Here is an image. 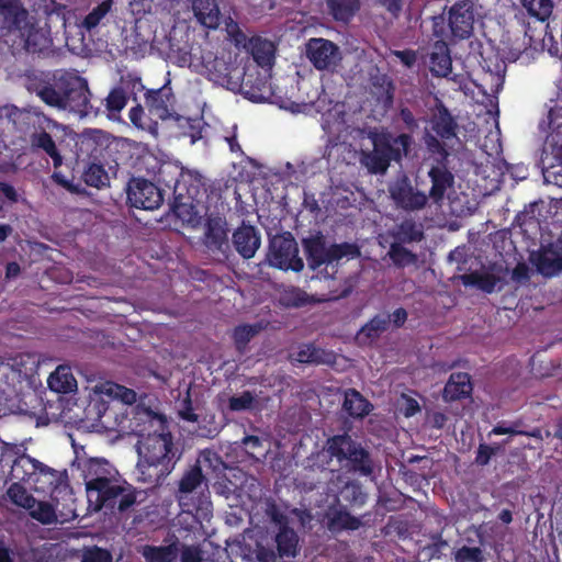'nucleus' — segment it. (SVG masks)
I'll list each match as a JSON object with an SVG mask.
<instances>
[{
  "label": "nucleus",
  "mask_w": 562,
  "mask_h": 562,
  "mask_svg": "<svg viewBox=\"0 0 562 562\" xmlns=\"http://www.w3.org/2000/svg\"><path fill=\"white\" fill-rule=\"evenodd\" d=\"M267 515L269 516L270 520L273 524H276L279 528L289 527L288 517L281 512V509L274 503L268 505Z\"/></svg>",
  "instance_id": "61"
},
{
  "label": "nucleus",
  "mask_w": 562,
  "mask_h": 562,
  "mask_svg": "<svg viewBox=\"0 0 562 562\" xmlns=\"http://www.w3.org/2000/svg\"><path fill=\"white\" fill-rule=\"evenodd\" d=\"M521 3L530 16L541 22L549 19L553 10L552 0H521Z\"/></svg>",
  "instance_id": "45"
},
{
  "label": "nucleus",
  "mask_w": 562,
  "mask_h": 562,
  "mask_svg": "<svg viewBox=\"0 0 562 562\" xmlns=\"http://www.w3.org/2000/svg\"><path fill=\"white\" fill-rule=\"evenodd\" d=\"M110 408V402L101 396L91 398L85 409V415L88 419L101 423L102 418L106 415Z\"/></svg>",
  "instance_id": "49"
},
{
  "label": "nucleus",
  "mask_w": 562,
  "mask_h": 562,
  "mask_svg": "<svg viewBox=\"0 0 562 562\" xmlns=\"http://www.w3.org/2000/svg\"><path fill=\"white\" fill-rule=\"evenodd\" d=\"M333 459L339 464L345 463L349 471L362 476H370L373 473L370 452L348 434L329 437L324 449L316 453L314 464L327 469Z\"/></svg>",
  "instance_id": "7"
},
{
  "label": "nucleus",
  "mask_w": 562,
  "mask_h": 562,
  "mask_svg": "<svg viewBox=\"0 0 562 562\" xmlns=\"http://www.w3.org/2000/svg\"><path fill=\"white\" fill-rule=\"evenodd\" d=\"M36 95L47 105L68 110L80 117L97 114L90 103L88 81L69 71H56L48 81L38 82Z\"/></svg>",
  "instance_id": "2"
},
{
  "label": "nucleus",
  "mask_w": 562,
  "mask_h": 562,
  "mask_svg": "<svg viewBox=\"0 0 562 562\" xmlns=\"http://www.w3.org/2000/svg\"><path fill=\"white\" fill-rule=\"evenodd\" d=\"M464 286L475 288L484 293L491 294L496 290L501 278L487 271H472L459 277Z\"/></svg>",
  "instance_id": "29"
},
{
  "label": "nucleus",
  "mask_w": 562,
  "mask_h": 562,
  "mask_svg": "<svg viewBox=\"0 0 562 562\" xmlns=\"http://www.w3.org/2000/svg\"><path fill=\"white\" fill-rule=\"evenodd\" d=\"M192 10L198 22L204 27L214 30L221 24L217 0H193Z\"/></svg>",
  "instance_id": "26"
},
{
  "label": "nucleus",
  "mask_w": 562,
  "mask_h": 562,
  "mask_svg": "<svg viewBox=\"0 0 562 562\" xmlns=\"http://www.w3.org/2000/svg\"><path fill=\"white\" fill-rule=\"evenodd\" d=\"M7 495L13 504L25 509H31L36 504V499L19 482H14L9 486Z\"/></svg>",
  "instance_id": "42"
},
{
  "label": "nucleus",
  "mask_w": 562,
  "mask_h": 562,
  "mask_svg": "<svg viewBox=\"0 0 562 562\" xmlns=\"http://www.w3.org/2000/svg\"><path fill=\"white\" fill-rule=\"evenodd\" d=\"M473 386L471 376L467 372H454L450 375L443 387V398L447 402H454L471 396Z\"/></svg>",
  "instance_id": "25"
},
{
  "label": "nucleus",
  "mask_w": 562,
  "mask_h": 562,
  "mask_svg": "<svg viewBox=\"0 0 562 562\" xmlns=\"http://www.w3.org/2000/svg\"><path fill=\"white\" fill-rule=\"evenodd\" d=\"M44 473L49 469L41 462L32 459L26 454L16 457L13 460L10 475L12 479L18 481H30L31 476L37 471Z\"/></svg>",
  "instance_id": "31"
},
{
  "label": "nucleus",
  "mask_w": 562,
  "mask_h": 562,
  "mask_svg": "<svg viewBox=\"0 0 562 562\" xmlns=\"http://www.w3.org/2000/svg\"><path fill=\"white\" fill-rule=\"evenodd\" d=\"M389 258L396 268H405L417 262V255L404 247L401 243H392L387 252Z\"/></svg>",
  "instance_id": "40"
},
{
  "label": "nucleus",
  "mask_w": 562,
  "mask_h": 562,
  "mask_svg": "<svg viewBox=\"0 0 562 562\" xmlns=\"http://www.w3.org/2000/svg\"><path fill=\"white\" fill-rule=\"evenodd\" d=\"M178 125L183 130V135L191 138V143L202 138L201 119H191L184 116L177 117Z\"/></svg>",
  "instance_id": "51"
},
{
  "label": "nucleus",
  "mask_w": 562,
  "mask_h": 562,
  "mask_svg": "<svg viewBox=\"0 0 562 562\" xmlns=\"http://www.w3.org/2000/svg\"><path fill=\"white\" fill-rule=\"evenodd\" d=\"M267 257L269 265L280 270L300 272L304 268V262L299 256L297 243L289 232L270 239Z\"/></svg>",
  "instance_id": "10"
},
{
  "label": "nucleus",
  "mask_w": 562,
  "mask_h": 562,
  "mask_svg": "<svg viewBox=\"0 0 562 562\" xmlns=\"http://www.w3.org/2000/svg\"><path fill=\"white\" fill-rule=\"evenodd\" d=\"M306 56L317 70H334L341 60L338 45L322 37L307 42Z\"/></svg>",
  "instance_id": "14"
},
{
  "label": "nucleus",
  "mask_w": 562,
  "mask_h": 562,
  "mask_svg": "<svg viewBox=\"0 0 562 562\" xmlns=\"http://www.w3.org/2000/svg\"><path fill=\"white\" fill-rule=\"evenodd\" d=\"M31 144L33 147L45 151L53 159V165L55 168H58L63 165V156L57 149L52 135L46 131L33 134L31 137Z\"/></svg>",
  "instance_id": "37"
},
{
  "label": "nucleus",
  "mask_w": 562,
  "mask_h": 562,
  "mask_svg": "<svg viewBox=\"0 0 562 562\" xmlns=\"http://www.w3.org/2000/svg\"><path fill=\"white\" fill-rule=\"evenodd\" d=\"M429 69L436 77H447L452 69V59L448 44L438 40L429 53Z\"/></svg>",
  "instance_id": "24"
},
{
  "label": "nucleus",
  "mask_w": 562,
  "mask_h": 562,
  "mask_svg": "<svg viewBox=\"0 0 562 562\" xmlns=\"http://www.w3.org/2000/svg\"><path fill=\"white\" fill-rule=\"evenodd\" d=\"M259 324H241L234 328L232 338L236 350L243 355L248 348L250 340L260 333Z\"/></svg>",
  "instance_id": "39"
},
{
  "label": "nucleus",
  "mask_w": 562,
  "mask_h": 562,
  "mask_svg": "<svg viewBox=\"0 0 562 562\" xmlns=\"http://www.w3.org/2000/svg\"><path fill=\"white\" fill-rule=\"evenodd\" d=\"M432 131L442 139H451L457 136L458 123L448 108L437 102L430 120Z\"/></svg>",
  "instance_id": "23"
},
{
  "label": "nucleus",
  "mask_w": 562,
  "mask_h": 562,
  "mask_svg": "<svg viewBox=\"0 0 562 562\" xmlns=\"http://www.w3.org/2000/svg\"><path fill=\"white\" fill-rule=\"evenodd\" d=\"M127 202L142 210H156L164 202L162 191L151 181L133 177L126 186Z\"/></svg>",
  "instance_id": "11"
},
{
  "label": "nucleus",
  "mask_w": 562,
  "mask_h": 562,
  "mask_svg": "<svg viewBox=\"0 0 562 562\" xmlns=\"http://www.w3.org/2000/svg\"><path fill=\"white\" fill-rule=\"evenodd\" d=\"M207 79L222 87L229 88L232 85L237 83L233 81L232 72L234 66L226 61L224 58L215 57L213 60L205 64Z\"/></svg>",
  "instance_id": "28"
},
{
  "label": "nucleus",
  "mask_w": 562,
  "mask_h": 562,
  "mask_svg": "<svg viewBox=\"0 0 562 562\" xmlns=\"http://www.w3.org/2000/svg\"><path fill=\"white\" fill-rule=\"evenodd\" d=\"M328 355L324 349L314 346L313 344L304 345L296 353V360L301 363H325L327 362Z\"/></svg>",
  "instance_id": "46"
},
{
  "label": "nucleus",
  "mask_w": 562,
  "mask_h": 562,
  "mask_svg": "<svg viewBox=\"0 0 562 562\" xmlns=\"http://www.w3.org/2000/svg\"><path fill=\"white\" fill-rule=\"evenodd\" d=\"M303 250L310 269L316 270L328 262V247L326 236L317 231L302 239Z\"/></svg>",
  "instance_id": "18"
},
{
  "label": "nucleus",
  "mask_w": 562,
  "mask_h": 562,
  "mask_svg": "<svg viewBox=\"0 0 562 562\" xmlns=\"http://www.w3.org/2000/svg\"><path fill=\"white\" fill-rule=\"evenodd\" d=\"M481 58L480 64L483 69L481 87L485 93L497 94L504 86L506 64L497 53H491L486 56L482 53Z\"/></svg>",
  "instance_id": "15"
},
{
  "label": "nucleus",
  "mask_w": 562,
  "mask_h": 562,
  "mask_svg": "<svg viewBox=\"0 0 562 562\" xmlns=\"http://www.w3.org/2000/svg\"><path fill=\"white\" fill-rule=\"evenodd\" d=\"M249 45L251 56L260 67L272 65L274 59V47L270 41L261 37H255L250 40Z\"/></svg>",
  "instance_id": "35"
},
{
  "label": "nucleus",
  "mask_w": 562,
  "mask_h": 562,
  "mask_svg": "<svg viewBox=\"0 0 562 562\" xmlns=\"http://www.w3.org/2000/svg\"><path fill=\"white\" fill-rule=\"evenodd\" d=\"M178 540L168 546H146L143 555L147 562H175L178 557Z\"/></svg>",
  "instance_id": "36"
},
{
  "label": "nucleus",
  "mask_w": 562,
  "mask_h": 562,
  "mask_svg": "<svg viewBox=\"0 0 562 562\" xmlns=\"http://www.w3.org/2000/svg\"><path fill=\"white\" fill-rule=\"evenodd\" d=\"M326 8L335 21L349 23L360 9V0H326Z\"/></svg>",
  "instance_id": "33"
},
{
  "label": "nucleus",
  "mask_w": 562,
  "mask_h": 562,
  "mask_svg": "<svg viewBox=\"0 0 562 562\" xmlns=\"http://www.w3.org/2000/svg\"><path fill=\"white\" fill-rule=\"evenodd\" d=\"M232 241L244 259H250L260 247L261 237L255 226L243 224L233 233Z\"/></svg>",
  "instance_id": "20"
},
{
  "label": "nucleus",
  "mask_w": 562,
  "mask_h": 562,
  "mask_svg": "<svg viewBox=\"0 0 562 562\" xmlns=\"http://www.w3.org/2000/svg\"><path fill=\"white\" fill-rule=\"evenodd\" d=\"M454 562H484V552L480 547L463 546L453 554Z\"/></svg>",
  "instance_id": "54"
},
{
  "label": "nucleus",
  "mask_w": 562,
  "mask_h": 562,
  "mask_svg": "<svg viewBox=\"0 0 562 562\" xmlns=\"http://www.w3.org/2000/svg\"><path fill=\"white\" fill-rule=\"evenodd\" d=\"M358 256H360V249L353 243L331 244L328 247L327 265L338 262L342 258H357Z\"/></svg>",
  "instance_id": "43"
},
{
  "label": "nucleus",
  "mask_w": 562,
  "mask_h": 562,
  "mask_svg": "<svg viewBox=\"0 0 562 562\" xmlns=\"http://www.w3.org/2000/svg\"><path fill=\"white\" fill-rule=\"evenodd\" d=\"M158 180L172 189L173 201L170 205L176 216L187 220L191 210L199 204L206 193L205 180L196 171H184L171 164L161 165Z\"/></svg>",
  "instance_id": "5"
},
{
  "label": "nucleus",
  "mask_w": 562,
  "mask_h": 562,
  "mask_svg": "<svg viewBox=\"0 0 562 562\" xmlns=\"http://www.w3.org/2000/svg\"><path fill=\"white\" fill-rule=\"evenodd\" d=\"M395 238L400 243L420 241L424 238V233L415 221L405 220L397 226Z\"/></svg>",
  "instance_id": "44"
},
{
  "label": "nucleus",
  "mask_w": 562,
  "mask_h": 562,
  "mask_svg": "<svg viewBox=\"0 0 562 562\" xmlns=\"http://www.w3.org/2000/svg\"><path fill=\"white\" fill-rule=\"evenodd\" d=\"M474 5L469 0L456 2L449 11V26L453 37L469 38L473 33Z\"/></svg>",
  "instance_id": "16"
},
{
  "label": "nucleus",
  "mask_w": 562,
  "mask_h": 562,
  "mask_svg": "<svg viewBox=\"0 0 562 562\" xmlns=\"http://www.w3.org/2000/svg\"><path fill=\"white\" fill-rule=\"evenodd\" d=\"M398 116L409 133L372 132L373 149L366 156V166L374 175L385 173L392 161L401 162L414 143L412 134L419 127L418 120L408 108H402Z\"/></svg>",
  "instance_id": "3"
},
{
  "label": "nucleus",
  "mask_w": 562,
  "mask_h": 562,
  "mask_svg": "<svg viewBox=\"0 0 562 562\" xmlns=\"http://www.w3.org/2000/svg\"><path fill=\"white\" fill-rule=\"evenodd\" d=\"M127 100L124 89L113 88L105 98V108L111 113H119L125 108Z\"/></svg>",
  "instance_id": "53"
},
{
  "label": "nucleus",
  "mask_w": 562,
  "mask_h": 562,
  "mask_svg": "<svg viewBox=\"0 0 562 562\" xmlns=\"http://www.w3.org/2000/svg\"><path fill=\"white\" fill-rule=\"evenodd\" d=\"M341 498L351 507H361L366 504L368 495L357 481L347 482L340 490Z\"/></svg>",
  "instance_id": "41"
},
{
  "label": "nucleus",
  "mask_w": 562,
  "mask_h": 562,
  "mask_svg": "<svg viewBox=\"0 0 562 562\" xmlns=\"http://www.w3.org/2000/svg\"><path fill=\"white\" fill-rule=\"evenodd\" d=\"M391 323V316L384 314H378L373 316L368 323H366L358 333V338L372 341L380 337L384 333Z\"/></svg>",
  "instance_id": "38"
},
{
  "label": "nucleus",
  "mask_w": 562,
  "mask_h": 562,
  "mask_svg": "<svg viewBox=\"0 0 562 562\" xmlns=\"http://www.w3.org/2000/svg\"><path fill=\"white\" fill-rule=\"evenodd\" d=\"M342 409L352 418H363L372 411V404L356 389H348Z\"/></svg>",
  "instance_id": "30"
},
{
  "label": "nucleus",
  "mask_w": 562,
  "mask_h": 562,
  "mask_svg": "<svg viewBox=\"0 0 562 562\" xmlns=\"http://www.w3.org/2000/svg\"><path fill=\"white\" fill-rule=\"evenodd\" d=\"M128 117L132 124L137 128L148 131L157 130V126L154 125V117L146 115L145 110L140 104H137L130 110Z\"/></svg>",
  "instance_id": "50"
},
{
  "label": "nucleus",
  "mask_w": 562,
  "mask_h": 562,
  "mask_svg": "<svg viewBox=\"0 0 562 562\" xmlns=\"http://www.w3.org/2000/svg\"><path fill=\"white\" fill-rule=\"evenodd\" d=\"M426 145H427L428 150L431 151L432 154L440 155L442 157V159L447 158L448 153H447L446 146L437 137L429 136L426 139Z\"/></svg>",
  "instance_id": "63"
},
{
  "label": "nucleus",
  "mask_w": 562,
  "mask_h": 562,
  "mask_svg": "<svg viewBox=\"0 0 562 562\" xmlns=\"http://www.w3.org/2000/svg\"><path fill=\"white\" fill-rule=\"evenodd\" d=\"M153 431L146 429L137 431V452L140 459L148 465H161L170 471L178 457V450L173 447L172 435L169 431L168 422L162 414L146 411L145 413Z\"/></svg>",
  "instance_id": "6"
},
{
  "label": "nucleus",
  "mask_w": 562,
  "mask_h": 562,
  "mask_svg": "<svg viewBox=\"0 0 562 562\" xmlns=\"http://www.w3.org/2000/svg\"><path fill=\"white\" fill-rule=\"evenodd\" d=\"M539 432H540L539 430H535L532 432L518 430V429H516L515 426L506 427L502 424H497L496 426H494L491 431V434H493V435H524V436H529V437H537V436H539Z\"/></svg>",
  "instance_id": "62"
},
{
  "label": "nucleus",
  "mask_w": 562,
  "mask_h": 562,
  "mask_svg": "<svg viewBox=\"0 0 562 562\" xmlns=\"http://www.w3.org/2000/svg\"><path fill=\"white\" fill-rule=\"evenodd\" d=\"M81 562H113V558L109 550L94 546L85 550Z\"/></svg>",
  "instance_id": "57"
},
{
  "label": "nucleus",
  "mask_w": 562,
  "mask_h": 562,
  "mask_svg": "<svg viewBox=\"0 0 562 562\" xmlns=\"http://www.w3.org/2000/svg\"><path fill=\"white\" fill-rule=\"evenodd\" d=\"M361 527L360 518L351 515L346 508L330 509L327 514V528L333 533L355 531Z\"/></svg>",
  "instance_id": "27"
},
{
  "label": "nucleus",
  "mask_w": 562,
  "mask_h": 562,
  "mask_svg": "<svg viewBox=\"0 0 562 562\" xmlns=\"http://www.w3.org/2000/svg\"><path fill=\"white\" fill-rule=\"evenodd\" d=\"M52 391L57 393H69L77 387V381L74 378L70 368L59 366L47 380Z\"/></svg>",
  "instance_id": "34"
},
{
  "label": "nucleus",
  "mask_w": 562,
  "mask_h": 562,
  "mask_svg": "<svg viewBox=\"0 0 562 562\" xmlns=\"http://www.w3.org/2000/svg\"><path fill=\"white\" fill-rule=\"evenodd\" d=\"M0 36L12 37L33 54L43 52L50 44L49 36L38 26L23 0H0Z\"/></svg>",
  "instance_id": "4"
},
{
  "label": "nucleus",
  "mask_w": 562,
  "mask_h": 562,
  "mask_svg": "<svg viewBox=\"0 0 562 562\" xmlns=\"http://www.w3.org/2000/svg\"><path fill=\"white\" fill-rule=\"evenodd\" d=\"M30 515L43 525H50L57 520L55 508L47 502H36Z\"/></svg>",
  "instance_id": "48"
},
{
  "label": "nucleus",
  "mask_w": 562,
  "mask_h": 562,
  "mask_svg": "<svg viewBox=\"0 0 562 562\" xmlns=\"http://www.w3.org/2000/svg\"><path fill=\"white\" fill-rule=\"evenodd\" d=\"M498 447H492L486 443H480L476 450L475 463L477 465H487L493 456L496 454Z\"/></svg>",
  "instance_id": "59"
},
{
  "label": "nucleus",
  "mask_w": 562,
  "mask_h": 562,
  "mask_svg": "<svg viewBox=\"0 0 562 562\" xmlns=\"http://www.w3.org/2000/svg\"><path fill=\"white\" fill-rule=\"evenodd\" d=\"M178 414L186 422L196 423L199 420L198 414L194 413L190 387H188L184 397L179 403Z\"/></svg>",
  "instance_id": "55"
},
{
  "label": "nucleus",
  "mask_w": 562,
  "mask_h": 562,
  "mask_svg": "<svg viewBox=\"0 0 562 562\" xmlns=\"http://www.w3.org/2000/svg\"><path fill=\"white\" fill-rule=\"evenodd\" d=\"M277 551L280 558L292 559L299 553V536L293 528H279L276 535Z\"/></svg>",
  "instance_id": "32"
},
{
  "label": "nucleus",
  "mask_w": 562,
  "mask_h": 562,
  "mask_svg": "<svg viewBox=\"0 0 562 562\" xmlns=\"http://www.w3.org/2000/svg\"><path fill=\"white\" fill-rule=\"evenodd\" d=\"M229 227L226 217L220 213H210L205 217L203 245L213 254L227 258L231 251Z\"/></svg>",
  "instance_id": "12"
},
{
  "label": "nucleus",
  "mask_w": 562,
  "mask_h": 562,
  "mask_svg": "<svg viewBox=\"0 0 562 562\" xmlns=\"http://www.w3.org/2000/svg\"><path fill=\"white\" fill-rule=\"evenodd\" d=\"M172 93L166 86L159 89H149L145 92V105L148 115L154 117V125L157 126V121H165L170 117V99Z\"/></svg>",
  "instance_id": "19"
},
{
  "label": "nucleus",
  "mask_w": 562,
  "mask_h": 562,
  "mask_svg": "<svg viewBox=\"0 0 562 562\" xmlns=\"http://www.w3.org/2000/svg\"><path fill=\"white\" fill-rule=\"evenodd\" d=\"M203 552L199 546H183L181 562H202Z\"/></svg>",
  "instance_id": "60"
},
{
  "label": "nucleus",
  "mask_w": 562,
  "mask_h": 562,
  "mask_svg": "<svg viewBox=\"0 0 562 562\" xmlns=\"http://www.w3.org/2000/svg\"><path fill=\"white\" fill-rule=\"evenodd\" d=\"M114 390L123 391V401L124 403L132 404L136 400V393L133 390H128L126 387L120 386L114 383H109L106 385H102L100 387V393L105 394L108 396H112Z\"/></svg>",
  "instance_id": "58"
},
{
  "label": "nucleus",
  "mask_w": 562,
  "mask_h": 562,
  "mask_svg": "<svg viewBox=\"0 0 562 562\" xmlns=\"http://www.w3.org/2000/svg\"><path fill=\"white\" fill-rule=\"evenodd\" d=\"M393 54L408 68L413 67L417 61V54L413 49L394 50Z\"/></svg>",
  "instance_id": "64"
},
{
  "label": "nucleus",
  "mask_w": 562,
  "mask_h": 562,
  "mask_svg": "<svg viewBox=\"0 0 562 562\" xmlns=\"http://www.w3.org/2000/svg\"><path fill=\"white\" fill-rule=\"evenodd\" d=\"M120 474L113 464L103 458H90L82 462L86 492Z\"/></svg>",
  "instance_id": "17"
},
{
  "label": "nucleus",
  "mask_w": 562,
  "mask_h": 562,
  "mask_svg": "<svg viewBox=\"0 0 562 562\" xmlns=\"http://www.w3.org/2000/svg\"><path fill=\"white\" fill-rule=\"evenodd\" d=\"M428 177L431 182L428 199L430 198L435 203H441L447 190L454 184V176L443 162H440L429 169Z\"/></svg>",
  "instance_id": "21"
},
{
  "label": "nucleus",
  "mask_w": 562,
  "mask_h": 562,
  "mask_svg": "<svg viewBox=\"0 0 562 562\" xmlns=\"http://www.w3.org/2000/svg\"><path fill=\"white\" fill-rule=\"evenodd\" d=\"M88 508L111 514L124 513L136 503V490L120 474L86 492Z\"/></svg>",
  "instance_id": "8"
},
{
  "label": "nucleus",
  "mask_w": 562,
  "mask_h": 562,
  "mask_svg": "<svg viewBox=\"0 0 562 562\" xmlns=\"http://www.w3.org/2000/svg\"><path fill=\"white\" fill-rule=\"evenodd\" d=\"M256 403V396L250 391H244L240 395L228 398V408L232 412L251 411Z\"/></svg>",
  "instance_id": "52"
},
{
  "label": "nucleus",
  "mask_w": 562,
  "mask_h": 562,
  "mask_svg": "<svg viewBox=\"0 0 562 562\" xmlns=\"http://www.w3.org/2000/svg\"><path fill=\"white\" fill-rule=\"evenodd\" d=\"M207 494V481L199 461H196L183 472L178 482V490L175 493V497L182 512L206 515L212 508V503Z\"/></svg>",
  "instance_id": "9"
},
{
  "label": "nucleus",
  "mask_w": 562,
  "mask_h": 562,
  "mask_svg": "<svg viewBox=\"0 0 562 562\" xmlns=\"http://www.w3.org/2000/svg\"><path fill=\"white\" fill-rule=\"evenodd\" d=\"M126 143L101 130H91L82 134L79 149L86 153L92 160L83 171V181L87 186L102 188L109 183V176L104 170L117 168L127 160V153L124 150Z\"/></svg>",
  "instance_id": "1"
},
{
  "label": "nucleus",
  "mask_w": 562,
  "mask_h": 562,
  "mask_svg": "<svg viewBox=\"0 0 562 562\" xmlns=\"http://www.w3.org/2000/svg\"><path fill=\"white\" fill-rule=\"evenodd\" d=\"M113 0H103L86 15L82 21V26L87 31L95 29L102 19L110 12Z\"/></svg>",
  "instance_id": "47"
},
{
  "label": "nucleus",
  "mask_w": 562,
  "mask_h": 562,
  "mask_svg": "<svg viewBox=\"0 0 562 562\" xmlns=\"http://www.w3.org/2000/svg\"><path fill=\"white\" fill-rule=\"evenodd\" d=\"M389 193L398 209L408 212L423 210L428 202V195L414 188L404 173L390 184Z\"/></svg>",
  "instance_id": "13"
},
{
  "label": "nucleus",
  "mask_w": 562,
  "mask_h": 562,
  "mask_svg": "<svg viewBox=\"0 0 562 562\" xmlns=\"http://www.w3.org/2000/svg\"><path fill=\"white\" fill-rule=\"evenodd\" d=\"M431 538L432 542L423 548V553L426 554L428 560L440 559L442 549L448 547V541L442 538L441 533H436Z\"/></svg>",
  "instance_id": "56"
},
{
  "label": "nucleus",
  "mask_w": 562,
  "mask_h": 562,
  "mask_svg": "<svg viewBox=\"0 0 562 562\" xmlns=\"http://www.w3.org/2000/svg\"><path fill=\"white\" fill-rule=\"evenodd\" d=\"M532 263L537 271L546 278H552L562 272V255L553 245L543 247L536 256H532Z\"/></svg>",
  "instance_id": "22"
}]
</instances>
